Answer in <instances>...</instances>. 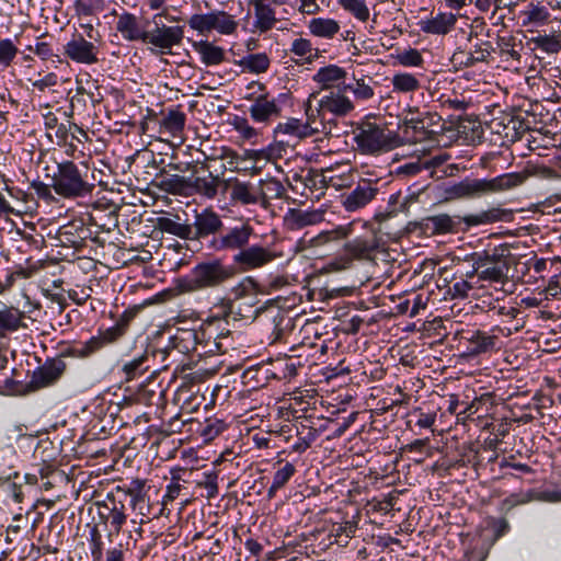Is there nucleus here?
<instances>
[{
    "label": "nucleus",
    "mask_w": 561,
    "mask_h": 561,
    "mask_svg": "<svg viewBox=\"0 0 561 561\" xmlns=\"http://www.w3.org/2000/svg\"><path fill=\"white\" fill-rule=\"evenodd\" d=\"M214 310L220 319L229 323L232 321H253L262 314H266L273 323L272 341L275 343L283 335L284 312L272 301H265L259 306L256 295L253 293L251 277L243 278L231 288L230 297L221 298L214 306Z\"/></svg>",
    "instance_id": "nucleus-1"
},
{
    "label": "nucleus",
    "mask_w": 561,
    "mask_h": 561,
    "mask_svg": "<svg viewBox=\"0 0 561 561\" xmlns=\"http://www.w3.org/2000/svg\"><path fill=\"white\" fill-rule=\"evenodd\" d=\"M47 176L49 174L47 173ZM55 193L67 199L83 198L95 188L94 176L88 164L75 163L71 160L56 162V170L50 175Z\"/></svg>",
    "instance_id": "nucleus-2"
},
{
    "label": "nucleus",
    "mask_w": 561,
    "mask_h": 561,
    "mask_svg": "<svg viewBox=\"0 0 561 561\" xmlns=\"http://www.w3.org/2000/svg\"><path fill=\"white\" fill-rule=\"evenodd\" d=\"M162 18L170 21L178 20L175 16H170L168 10L153 14L151 20L147 21L146 34L142 41V44L156 56L172 54L173 47L181 45L184 38L183 26H169L162 22Z\"/></svg>",
    "instance_id": "nucleus-3"
},
{
    "label": "nucleus",
    "mask_w": 561,
    "mask_h": 561,
    "mask_svg": "<svg viewBox=\"0 0 561 561\" xmlns=\"http://www.w3.org/2000/svg\"><path fill=\"white\" fill-rule=\"evenodd\" d=\"M232 276V267L225 265L219 260L202 262L192 268L190 275L179 280V288L182 293L216 288L225 284Z\"/></svg>",
    "instance_id": "nucleus-4"
},
{
    "label": "nucleus",
    "mask_w": 561,
    "mask_h": 561,
    "mask_svg": "<svg viewBox=\"0 0 561 561\" xmlns=\"http://www.w3.org/2000/svg\"><path fill=\"white\" fill-rule=\"evenodd\" d=\"M354 141L360 153L373 156L391 151L401 144L400 137L394 131L369 121L357 125L354 130Z\"/></svg>",
    "instance_id": "nucleus-5"
},
{
    "label": "nucleus",
    "mask_w": 561,
    "mask_h": 561,
    "mask_svg": "<svg viewBox=\"0 0 561 561\" xmlns=\"http://www.w3.org/2000/svg\"><path fill=\"white\" fill-rule=\"evenodd\" d=\"M186 116L178 110H170L161 119L153 111H148V115L140 124L142 134L157 136L160 140H167L169 137L181 138Z\"/></svg>",
    "instance_id": "nucleus-6"
},
{
    "label": "nucleus",
    "mask_w": 561,
    "mask_h": 561,
    "mask_svg": "<svg viewBox=\"0 0 561 561\" xmlns=\"http://www.w3.org/2000/svg\"><path fill=\"white\" fill-rule=\"evenodd\" d=\"M493 312L504 318V325H493V333L497 331L502 335L508 336L519 329V322L516 321V317L519 313L518 296L516 290L504 293L502 290V282L496 284L493 290ZM494 337L495 335L493 334Z\"/></svg>",
    "instance_id": "nucleus-7"
},
{
    "label": "nucleus",
    "mask_w": 561,
    "mask_h": 561,
    "mask_svg": "<svg viewBox=\"0 0 561 561\" xmlns=\"http://www.w3.org/2000/svg\"><path fill=\"white\" fill-rule=\"evenodd\" d=\"M516 257L507 243L493 244V290L502 282V290H517Z\"/></svg>",
    "instance_id": "nucleus-8"
},
{
    "label": "nucleus",
    "mask_w": 561,
    "mask_h": 561,
    "mask_svg": "<svg viewBox=\"0 0 561 561\" xmlns=\"http://www.w3.org/2000/svg\"><path fill=\"white\" fill-rule=\"evenodd\" d=\"M528 125L512 112H505L493 103V147H506L518 140Z\"/></svg>",
    "instance_id": "nucleus-9"
},
{
    "label": "nucleus",
    "mask_w": 561,
    "mask_h": 561,
    "mask_svg": "<svg viewBox=\"0 0 561 561\" xmlns=\"http://www.w3.org/2000/svg\"><path fill=\"white\" fill-rule=\"evenodd\" d=\"M248 89L253 90V92L245 96V99L252 100L249 113L254 122L268 123L270 121L280 116L282 107L279 102L266 91L265 84L251 82L248 85Z\"/></svg>",
    "instance_id": "nucleus-10"
},
{
    "label": "nucleus",
    "mask_w": 561,
    "mask_h": 561,
    "mask_svg": "<svg viewBox=\"0 0 561 561\" xmlns=\"http://www.w3.org/2000/svg\"><path fill=\"white\" fill-rule=\"evenodd\" d=\"M224 321L215 312L213 317L205 320L196 330L198 356L214 355L225 353L222 339L228 337L229 330H220Z\"/></svg>",
    "instance_id": "nucleus-11"
},
{
    "label": "nucleus",
    "mask_w": 561,
    "mask_h": 561,
    "mask_svg": "<svg viewBox=\"0 0 561 561\" xmlns=\"http://www.w3.org/2000/svg\"><path fill=\"white\" fill-rule=\"evenodd\" d=\"M379 247L376 234L366 231L364 234L352 236L343 244L344 256L341 257L342 267L348 268L354 261H370Z\"/></svg>",
    "instance_id": "nucleus-12"
},
{
    "label": "nucleus",
    "mask_w": 561,
    "mask_h": 561,
    "mask_svg": "<svg viewBox=\"0 0 561 561\" xmlns=\"http://www.w3.org/2000/svg\"><path fill=\"white\" fill-rule=\"evenodd\" d=\"M346 90L347 87L343 85L322 94L316 92L319 106L323 110L327 117H329L333 129L336 128V118L347 116L355 108L353 101L345 95Z\"/></svg>",
    "instance_id": "nucleus-13"
},
{
    "label": "nucleus",
    "mask_w": 561,
    "mask_h": 561,
    "mask_svg": "<svg viewBox=\"0 0 561 561\" xmlns=\"http://www.w3.org/2000/svg\"><path fill=\"white\" fill-rule=\"evenodd\" d=\"M254 229L248 222H241L233 227L222 229L214 237L211 245L217 251L239 252L247 248Z\"/></svg>",
    "instance_id": "nucleus-14"
},
{
    "label": "nucleus",
    "mask_w": 561,
    "mask_h": 561,
    "mask_svg": "<svg viewBox=\"0 0 561 561\" xmlns=\"http://www.w3.org/2000/svg\"><path fill=\"white\" fill-rule=\"evenodd\" d=\"M66 369L67 363L61 357L46 359L42 366L33 371L26 386L27 390L37 391L54 386L62 377Z\"/></svg>",
    "instance_id": "nucleus-15"
},
{
    "label": "nucleus",
    "mask_w": 561,
    "mask_h": 561,
    "mask_svg": "<svg viewBox=\"0 0 561 561\" xmlns=\"http://www.w3.org/2000/svg\"><path fill=\"white\" fill-rule=\"evenodd\" d=\"M283 256L282 252L274 249L252 245L247 247L233 255V262L239 265L243 271L261 268L276 259Z\"/></svg>",
    "instance_id": "nucleus-16"
},
{
    "label": "nucleus",
    "mask_w": 561,
    "mask_h": 561,
    "mask_svg": "<svg viewBox=\"0 0 561 561\" xmlns=\"http://www.w3.org/2000/svg\"><path fill=\"white\" fill-rule=\"evenodd\" d=\"M304 110L306 121L302 122V126L309 137L316 134H333V127L329 122V117H327L323 110L319 106L317 93H311L308 96L304 103Z\"/></svg>",
    "instance_id": "nucleus-17"
},
{
    "label": "nucleus",
    "mask_w": 561,
    "mask_h": 561,
    "mask_svg": "<svg viewBox=\"0 0 561 561\" xmlns=\"http://www.w3.org/2000/svg\"><path fill=\"white\" fill-rule=\"evenodd\" d=\"M359 222L352 221L345 225H339L330 230H323L319 232L317 236L308 238L305 236L301 239V243L304 248H322L331 244H337L341 241H345L346 239L354 236L357 232V227Z\"/></svg>",
    "instance_id": "nucleus-18"
},
{
    "label": "nucleus",
    "mask_w": 561,
    "mask_h": 561,
    "mask_svg": "<svg viewBox=\"0 0 561 561\" xmlns=\"http://www.w3.org/2000/svg\"><path fill=\"white\" fill-rule=\"evenodd\" d=\"M195 329H178L176 332L170 336L169 344L162 348L154 351L153 356H160L165 360L171 351L175 350L181 354L195 353L198 355L197 337Z\"/></svg>",
    "instance_id": "nucleus-19"
},
{
    "label": "nucleus",
    "mask_w": 561,
    "mask_h": 561,
    "mask_svg": "<svg viewBox=\"0 0 561 561\" xmlns=\"http://www.w3.org/2000/svg\"><path fill=\"white\" fill-rule=\"evenodd\" d=\"M274 135L277 144L268 147V159L282 156V150H285V148H283V144L285 142L283 137L288 136L296 139L309 137L302 126V122L295 117H289L285 122L278 123L274 129Z\"/></svg>",
    "instance_id": "nucleus-20"
},
{
    "label": "nucleus",
    "mask_w": 561,
    "mask_h": 561,
    "mask_svg": "<svg viewBox=\"0 0 561 561\" xmlns=\"http://www.w3.org/2000/svg\"><path fill=\"white\" fill-rule=\"evenodd\" d=\"M98 47L92 42L87 41L82 35H75L64 46V55L78 64H95L98 61Z\"/></svg>",
    "instance_id": "nucleus-21"
},
{
    "label": "nucleus",
    "mask_w": 561,
    "mask_h": 561,
    "mask_svg": "<svg viewBox=\"0 0 561 561\" xmlns=\"http://www.w3.org/2000/svg\"><path fill=\"white\" fill-rule=\"evenodd\" d=\"M508 430L510 428H508L507 424H501L497 430V434H493V436H494L493 437V454H495L493 456V473L495 472V466H497L502 473L499 478H504L506 474H508L510 469L516 470L520 473L533 472V469L526 463L512 462L506 457L500 458L497 450L503 451V453L506 450V447L505 448L501 447L503 442H502V439H500V436L505 437L506 435H508ZM510 474H511V472H510ZM512 476H514V474L512 473Z\"/></svg>",
    "instance_id": "nucleus-22"
},
{
    "label": "nucleus",
    "mask_w": 561,
    "mask_h": 561,
    "mask_svg": "<svg viewBox=\"0 0 561 561\" xmlns=\"http://www.w3.org/2000/svg\"><path fill=\"white\" fill-rule=\"evenodd\" d=\"M193 228V239H201L214 234L215 237L224 229L221 217L211 208H205L196 213Z\"/></svg>",
    "instance_id": "nucleus-23"
},
{
    "label": "nucleus",
    "mask_w": 561,
    "mask_h": 561,
    "mask_svg": "<svg viewBox=\"0 0 561 561\" xmlns=\"http://www.w3.org/2000/svg\"><path fill=\"white\" fill-rule=\"evenodd\" d=\"M115 28L125 41L142 43L147 24H142L141 19L134 13L124 11L117 15Z\"/></svg>",
    "instance_id": "nucleus-24"
},
{
    "label": "nucleus",
    "mask_w": 561,
    "mask_h": 561,
    "mask_svg": "<svg viewBox=\"0 0 561 561\" xmlns=\"http://www.w3.org/2000/svg\"><path fill=\"white\" fill-rule=\"evenodd\" d=\"M378 188L369 181H363L343 196L342 205L347 211H356L368 205L377 195Z\"/></svg>",
    "instance_id": "nucleus-25"
},
{
    "label": "nucleus",
    "mask_w": 561,
    "mask_h": 561,
    "mask_svg": "<svg viewBox=\"0 0 561 561\" xmlns=\"http://www.w3.org/2000/svg\"><path fill=\"white\" fill-rule=\"evenodd\" d=\"M347 72L344 68L337 65H328L321 67L314 75L313 81L318 83L322 90H335L339 89L341 82L346 79Z\"/></svg>",
    "instance_id": "nucleus-26"
},
{
    "label": "nucleus",
    "mask_w": 561,
    "mask_h": 561,
    "mask_svg": "<svg viewBox=\"0 0 561 561\" xmlns=\"http://www.w3.org/2000/svg\"><path fill=\"white\" fill-rule=\"evenodd\" d=\"M149 369L147 350L136 352L130 358L122 359L121 373L126 381L139 378Z\"/></svg>",
    "instance_id": "nucleus-27"
},
{
    "label": "nucleus",
    "mask_w": 561,
    "mask_h": 561,
    "mask_svg": "<svg viewBox=\"0 0 561 561\" xmlns=\"http://www.w3.org/2000/svg\"><path fill=\"white\" fill-rule=\"evenodd\" d=\"M89 222L100 231L111 232L118 226L117 209L114 205L107 206V211L95 205L89 215Z\"/></svg>",
    "instance_id": "nucleus-28"
},
{
    "label": "nucleus",
    "mask_w": 561,
    "mask_h": 561,
    "mask_svg": "<svg viewBox=\"0 0 561 561\" xmlns=\"http://www.w3.org/2000/svg\"><path fill=\"white\" fill-rule=\"evenodd\" d=\"M250 4L254 8V26L260 32H267L272 30L276 24L277 19L268 0H250Z\"/></svg>",
    "instance_id": "nucleus-29"
},
{
    "label": "nucleus",
    "mask_w": 561,
    "mask_h": 561,
    "mask_svg": "<svg viewBox=\"0 0 561 561\" xmlns=\"http://www.w3.org/2000/svg\"><path fill=\"white\" fill-rule=\"evenodd\" d=\"M324 220L323 210L290 209L286 221L291 229H301L307 226L317 225Z\"/></svg>",
    "instance_id": "nucleus-30"
},
{
    "label": "nucleus",
    "mask_w": 561,
    "mask_h": 561,
    "mask_svg": "<svg viewBox=\"0 0 561 561\" xmlns=\"http://www.w3.org/2000/svg\"><path fill=\"white\" fill-rule=\"evenodd\" d=\"M90 237V230L82 221H72L59 229V238L62 242L78 248Z\"/></svg>",
    "instance_id": "nucleus-31"
},
{
    "label": "nucleus",
    "mask_w": 561,
    "mask_h": 561,
    "mask_svg": "<svg viewBox=\"0 0 561 561\" xmlns=\"http://www.w3.org/2000/svg\"><path fill=\"white\" fill-rule=\"evenodd\" d=\"M276 466L277 469L274 472L272 484L267 489V497L270 500L289 482L297 471L295 465L289 461L278 460Z\"/></svg>",
    "instance_id": "nucleus-32"
},
{
    "label": "nucleus",
    "mask_w": 561,
    "mask_h": 561,
    "mask_svg": "<svg viewBox=\"0 0 561 561\" xmlns=\"http://www.w3.org/2000/svg\"><path fill=\"white\" fill-rule=\"evenodd\" d=\"M307 28L311 35L324 39H332L341 30L339 22L330 18H313Z\"/></svg>",
    "instance_id": "nucleus-33"
},
{
    "label": "nucleus",
    "mask_w": 561,
    "mask_h": 561,
    "mask_svg": "<svg viewBox=\"0 0 561 561\" xmlns=\"http://www.w3.org/2000/svg\"><path fill=\"white\" fill-rule=\"evenodd\" d=\"M193 48L199 54L202 62L206 66H216L225 60V49L208 41L195 42Z\"/></svg>",
    "instance_id": "nucleus-34"
},
{
    "label": "nucleus",
    "mask_w": 561,
    "mask_h": 561,
    "mask_svg": "<svg viewBox=\"0 0 561 561\" xmlns=\"http://www.w3.org/2000/svg\"><path fill=\"white\" fill-rule=\"evenodd\" d=\"M234 64L241 68L242 72L260 75L268 70L271 59L265 53H255L243 56Z\"/></svg>",
    "instance_id": "nucleus-35"
},
{
    "label": "nucleus",
    "mask_w": 561,
    "mask_h": 561,
    "mask_svg": "<svg viewBox=\"0 0 561 561\" xmlns=\"http://www.w3.org/2000/svg\"><path fill=\"white\" fill-rule=\"evenodd\" d=\"M454 191L459 197H479L491 192V180H465L456 185Z\"/></svg>",
    "instance_id": "nucleus-36"
},
{
    "label": "nucleus",
    "mask_w": 561,
    "mask_h": 561,
    "mask_svg": "<svg viewBox=\"0 0 561 561\" xmlns=\"http://www.w3.org/2000/svg\"><path fill=\"white\" fill-rule=\"evenodd\" d=\"M476 264L474 275L470 277L469 282L456 283L454 286L456 291L460 293L465 287L486 288L488 285H485L484 282L491 284V267L485 266L486 264L481 256L476 261Z\"/></svg>",
    "instance_id": "nucleus-37"
},
{
    "label": "nucleus",
    "mask_w": 561,
    "mask_h": 561,
    "mask_svg": "<svg viewBox=\"0 0 561 561\" xmlns=\"http://www.w3.org/2000/svg\"><path fill=\"white\" fill-rule=\"evenodd\" d=\"M528 178L525 171H514L493 175V193L506 192L520 186Z\"/></svg>",
    "instance_id": "nucleus-38"
},
{
    "label": "nucleus",
    "mask_w": 561,
    "mask_h": 561,
    "mask_svg": "<svg viewBox=\"0 0 561 561\" xmlns=\"http://www.w3.org/2000/svg\"><path fill=\"white\" fill-rule=\"evenodd\" d=\"M357 530V522L346 520L343 523H334L329 528L328 537L331 543L339 546H346L348 540L355 535Z\"/></svg>",
    "instance_id": "nucleus-39"
},
{
    "label": "nucleus",
    "mask_w": 561,
    "mask_h": 561,
    "mask_svg": "<svg viewBox=\"0 0 561 561\" xmlns=\"http://www.w3.org/2000/svg\"><path fill=\"white\" fill-rule=\"evenodd\" d=\"M422 229L432 234H443L454 231L455 221L447 214L425 217L421 222Z\"/></svg>",
    "instance_id": "nucleus-40"
},
{
    "label": "nucleus",
    "mask_w": 561,
    "mask_h": 561,
    "mask_svg": "<svg viewBox=\"0 0 561 561\" xmlns=\"http://www.w3.org/2000/svg\"><path fill=\"white\" fill-rule=\"evenodd\" d=\"M456 23V16L453 13H439L436 16L423 21L421 28L425 33L446 34Z\"/></svg>",
    "instance_id": "nucleus-41"
},
{
    "label": "nucleus",
    "mask_w": 561,
    "mask_h": 561,
    "mask_svg": "<svg viewBox=\"0 0 561 561\" xmlns=\"http://www.w3.org/2000/svg\"><path fill=\"white\" fill-rule=\"evenodd\" d=\"M24 311L14 307H4L0 309V335L5 332H14L23 324Z\"/></svg>",
    "instance_id": "nucleus-42"
},
{
    "label": "nucleus",
    "mask_w": 561,
    "mask_h": 561,
    "mask_svg": "<svg viewBox=\"0 0 561 561\" xmlns=\"http://www.w3.org/2000/svg\"><path fill=\"white\" fill-rule=\"evenodd\" d=\"M154 227L162 232L176 236L181 239H193L192 226L178 222L169 217L157 218Z\"/></svg>",
    "instance_id": "nucleus-43"
},
{
    "label": "nucleus",
    "mask_w": 561,
    "mask_h": 561,
    "mask_svg": "<svg viewBox=\"0 0 561 561\" xmlns=\"http://www.w3.org/2000/svg\"><path fill=\"white\" fill-rule=\"evenodd\" d=\"M304 366V363L299 357L285 356L284 358H277L274 362L275 373L274 377L279 379H291L298 374V369Z\"/></svg>",
    "instance_id": "nucleus-44"
},
{
    "label": "nucleus",
    "mask_w": 561,
    "mask_h": 561,
    "mask_svg": "<svg viewBox=\"0 0 561 561\" xmlns=\"http://www.w3.org/2000/svg\"><path fill=\"white\" fill-rule=\"evenodd\" d=\"M219 183L220 180H218L217 175H197L191 179L190 188H193L195 193L206 198H214L217 195Z\"/></svg>",
    "instance_id": "nucleus-45"
},
{
    "label": "nucleus",
    "mask_w": 561,
    "mask_h": 561,
    "mask_svg": "<svg viewBox=\"0 0 561 561\" xmlns=\"http://www.w3.org/2000/svg\"><path fill=\"white\" fill-rule=\"evenodd\" d=\"M289 51L304 62H312L319 55V50L313 47L312 42L302 36L293 39Z\"/></svg>",
    "instance_id": "nucleus-46"
},
{
    "label": "nucleus",
    "mask_w": 561,
    "mask_h": 561,
    "mask_svg": "<svg viewBox=\"0 0 561 561\" xmlns=\"http://www.w3.org/2000/svg\"><path fill=\"white\" fill-rule=\"evenodd\" d=\"M136 312V310H125L115 325L102 331L105 339H107V342L111 344L116 343L126 334L129 323L135 318Z\"/></svg>",
    "instance_id": "nucleus-47"
},
{
    "label": "nucleus",
    "mask_w": 561,
    "mask_h": 561,
    "mask_svg": "<svg viewBox=\"0 0 561 561\" xmlns=\"http://www.w3.org/2000/svg\"><path fill=\"white\" fill-rule=\"evenodd\" d=\"M105 508L108 510V514L104 515L100 513V517L106 523H110L112 531L108 534V538H111L112 535H118L121 533L122 527L127 520V515L124 512L125 507L123 503L113 502V507L108 508L105 505Z\"/></svg>",
    "instance_id": "nucleus-48"
},
{
    "label": "nucleus",
    "mask_w": 561,
    "mask_h": 561,
    "mask_svg": "<svg viewBox=\"0 0 561 561\" xmlns=\"http://www.w3.org/2000/svg\"><path fill=\"white\" fill-rule=\"evenodd\" d=\"M210 13V22H211V31H217L220 34H232L237 27L238 22L233 19V16L226 11H211Z\"/></svg>",
    "instance_id": "nucleus-49"
},
{
    "label": "nucleus",
    "mask_w": 561,
    "mask_h": 561,
    "mask_svg": "<svg viewBox=\"0 0 561 561\" xmlns=\"http://www.w3.org/2000/svg\"><path fill=\"white\" fill-rule=\"evenodd\" d=\"M270 378V370L265 366H251L242 374V382L251 389L264 387Z\"/></svg>",
    "instance_id": "nucleus-50"
},
{
    "label": "nucleus",
    "mask_w": 561,
    "mask_h": 561,
    "mask_svg": "<svg viewBox=\"0 0 561 561\" xmlns=\"http://www.w3.org/2000/svg\"><path fill=\"white\" fill-rule=\"evenodd\" d=\"M393 92L411 93L421 89V82L416 76L409 72H398L391 78Z\"/></svg>",
    "instance_id": "nucleus-51"
},
{
    "label": "nucleus",
    "mask_w": 561,
    "mask_h": 561,
    "mask_svg": "<svg viewBox=\"0 0 561 561\" xmlns=\"http://www.w3.org/2000/svg\"><path fill=\"white\" fill-rule=\"evenodd\" d=\"M110 344L103 332L100 331L98 335L91 336L88 341L75 345L77 358H88Z\"/></svg>",
    "instance_id": "nucleus-52"
},
{
    "label": "nucleus",
    "mask_w": 561,
    "mask_h": 561,
    "mask_svg": "<svg viewBox=\"0 0 561 561\" xmlns=\"http://www.w3.org/2000/svg\"><path fill=\"white\" fill-rule=\"evenodd\" d=\"M22 191L10 187L7 182H0V215L13 214L14 202H19Z\"/></svg>",
    "instance_id": "nucleus-53"
},
{
    "label": "nucleus",
    "mask_w": 561,
    "mask_h": 561,
    "mask_svg": "<svg viewBox=\"0 0 561 561\" xmlns=\"http://www.w3.org/2000/svg\"><path fill=\"white\" fill-rule=\"evenodd\" d=\"M157 186L169 194H182L190 190L191 178H185L179 174L164 176L160 180Z\"/></svg>",
    "instance_id": "nucleus-54"
},
{
    "label": "nucleus",
    "mask_w": 561,
    "mask_h": 561,
    "mask_svg": "<svg viewBox=\"0 0 561 561\" xmlns=\"http://www.w3.org/2000/svg\"><path fill=\"white\" fill-rule=\"evenodd\" d=\"M229 150L222 148L219 156H206L205 160L201 162L199 168L195 170V173L207 172L209 175H217L218 180L224 174L226 165L224 159L227 157Z\"/></svg>",
    "instance_id": "nucleus-55"
},
{
    "label": "nucleus",
    "mask_w": 561,
    "mask_h": 561,
    "mask_svg": "<svg viewBox=\"0 0 561 561\" xmlns=\"http://www.w3.org/2000/svg\"><path fill=\"white\" fill-rule=\"evenodd\" d=\"M488 410L489 408L486 407L485 398L483 396L480 399L473 400L471 404L467 407L465 412H467V417L469 420L477 421V425L481 426L484 431L488 430L490 425L488 419H485Z\"/></svg>",
    "instance_id": "nucleus-56"
},
{
    "label": "nucleus",
    "mask_w": 561,
    "mask_h": 561,
    "mask_svg": "<svg viewBox=\"0 0 561 561\" xmlns=\"http://www.w3.org/2000/svg\"><path fill=\"white\" fill-rule=\"evenodd\" d=\"M505 368L501 367L497 369V373L501 374V377L493 375V379L499 385L497 387L493 386V404L503 403L507 399H510L515 393V388L510 392V386L506 388V382L508 376L504 375ZM507 373H511L512 369L507 368Z\"/></svg>",
    "instance_id": "nucleus-57"
},
{
    "label": "nucleus",
    "mask_w": 561,
    "mask_h": 561,
    "mask_svg": "<svg viewBox=\"0 0 561 561\" xmlns=\"http://www.w3.org/2000/svg\"><path fill=\"white\" fill-rule=\"evenodd\" d=\"M524 16L523 24L525 26H541L548 22L550 13L546 7L530 3L524 12Z\"/></svg>",
    "instance_id": "nucleus-58"
},
{
    "label": "nucleus",
    "mask_w": 561,
    "mask_h": 561,
    "mask_svg": "<svg viewBox=\"0 0 561 561\" xmlns=\"http://www.w3.org/2000/svg\"><path fill=\"white\" fill-rule=\"evenodd\" d=\"M127 494L130 496V506L133 510L142 511L147 495L145 491V480H131L127 489Z\"/></svg>",
    "instance_id": "nucleus-59"
},
{
    "label": "nucleus",
    "mask_w": 561,
    "mask_h": 561,
    "mask_svg": "<svg viewBox=\"0 0 561 561\" xmlns=\"http://www.w3.org/2000/svg\"><path fill=\"white\" fill-rule=\"evenodd\" d=\"M337 3L360 22L369 19V9L365 0H337Z\"/></svg>",
    "instance_id": "nucleus-60"
},
{
    "label": "nucleus",
    "mask_w": 561,
    "mask_h": 561,
    "mask_svg": "<svg viewBox=\"0 0 561 561\" xmlns=\"http://www.w3.org/2000/svg\"><path fill=\"white\" fill-rule=\"evenodd\" d=\"M231 197L244 205L255 204L259 201L257 195L252 191L251 184L244 182H237L232 185Z\"/></svg>",
    "instance_id": "nucleus-61"
},
{
    "label": "nucleus",
    "mask_w": 561,
    "mask_h": 561,
    "mask_svg": "<svg viewBox=\"0 0 561 561\" xmlns=\"http://www.w3.org/2000/svg\"><path fill=\"white\" fill-rule=\"evenodd\" d=\"M69 136L67 137V142L61 144L64 147H68L67 153L75 154V152L78 149L79 145H83L88 140V134L85 130H83L81 127H79L77 124H72V126H69Z\"/></svg>",
    "instance_id": "nucleus-62"
},
{
    "label": "nucleus",
    "mask_w": 561,
    "mask_h": 561,
    "mask_svg": "<svg viewBox=\"0 0 561 561\" xmlns=\"http://www.w3.org/2000/svg\"><path fill=\"white\" fill-rule=\"evenodd\" d=\"M533 42L537 48L548 54H554L561 50V39L558 35H552L551 33L545 35L539 34L533 38Z\"/></svg>",
    "instance_id": "nucleus-63"
},
{
    "label": "nucleus",
    "mask_w": 561,
    "mask_h": 561,
    "mask_svg": "<svg viewBox=\"0 0 561 561\" xmlns=\"http://www.w3.org/2000/svg\"><path fill=\"white\" fill-rule=\"evenodd\" d=\"M514 160L510 146L500 147L499 151L493 149V175L504 171Z\"/></svg>",
    "instance_id": "nucleus-64"
}]
</instances>
